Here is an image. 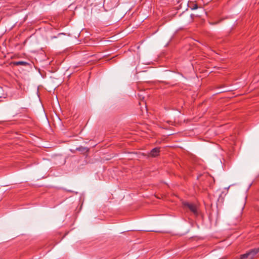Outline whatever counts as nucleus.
Segmentation results:
<instances>
[{"label":"nucleus","mask_w":259,"mask_h":259,"mask_svg":"<svg viewBox=\"0 0 259 259\" xmlns=\"http://www.w3.org/2000/svg\"><path fill=\"white\" fill-rule=\"evenodd\" d=\"M259 252V247L252 249L244 254L240 255L239 259H252Z\"/></svg>","instance_id":"f257e3e1"},{"label":"nucleus","mask_w":259,"mask_h":259,"mask_svg":"<svg viewBox=\"0 0 259 259\" xmlns=\"http://www.w3.org/2000/svg\"><path fill=\"white\" fill-rule=\"evenodd\" d=\"M182 204L185 208H188L195 215H198V208L196 204L187 202H183Z\"/></svg>","instance_id":"f03ea898"},{"label":"nucleus","mask_w":259,"mask_h":259,"mask_svg":"<svg viewBox=\"0 0 259 259\" xmlns=\"http://www.w3.org/2000/svg\"><path fill=\"white\" fill-rule=\"evenodd\" d=\"M160 152V148H154L152 149L150 152L149 153V155L150 156L155 157L157 156L159 154Z\"/></svg>","instance_id":"7ed1b4c3"},{"label":"nucleus","mask_w":259,"mask_h":259,"mask_svg":"<svg viewBox=\"0 0 259 259\" xmlns=\"http://www.w3.org/2000/svg\"><path fill=\"white\" fill-rule=\"evenodd\" d=\"M76 150L78 151H80L83 153H87L89 149L87 147H84L82 146H80L78 148H76Z\"/></svg>","instance_id":"20e7f679"},{"label":"nucleus","mask_w":259,"mask_h":259,"mask_svg":"<svg viewBox=\"0 0 259 259\" xmlns=\"http://www.w3.org/2000/svg\"><path fill=\"white\" fill-rule=\"evenodd\" d=\"M13 64L14 65H16V66H18V65L26 66V65H28V63H27L26 62H24V61H16V62H13Z\"/></svg>","instance_id":"39448f33"},{"label":"nucleus","mask_w":259,"mask_h":259,"mask_svg":"<svg viewBox=\"0 0 259 259\" xmlns=\"http://www.w3.org/2000/svg\"><path fill=\"white\" fill-rule=\"evenodd\" d=\"M189 7L192 10H196L198 8L197 4H194L192 2L189 3Z\"/></svg>","instance_id":"423d86ee"},{"label":"nucleus","mask_w":259,"mask_h":259,"mask_svg":"<svg viewBox=\"0 0 259 259\" xmlns=\"http://www.w3.org/2000/svg\"><path fill=\"white\" fill-rule=\"evenodd\" d=\"M217 23H218V22H215V23H210V24L213 25V24H217Z\"/></svg>","instance_id":"0eeeda50"}]
</instances>
